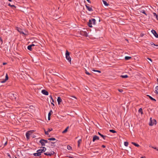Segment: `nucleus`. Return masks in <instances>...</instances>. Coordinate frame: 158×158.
I'll list each match as a JSON object with an SVG mask.
<instances>
[{"label":"nucleus","mask_w":158,"mask_h":158,"mask_svg":"<svg viewBox=\"0 0 158 158\" xmlns=\"http://www.w3.org/2000/svg\"><path fill=\"white\" fill-rule=\"evenodd\" d=\"M147 96L149 98L152 100L154 101H156V100L154 98H152V97L151 96L148 95Z\"/></svg>","instance_id":"19"},{"label":"nucleus","mask_w":158,"mask_h":158,"mask_svg":"<svg viewBox=\"0 0 158 158\" xmlns=\"http://www.w3.org/2000/svg\"><path fill=\"white\" fill-rule=\"evenodd\" d=\"M147 59L149 60H150L152 62V60L151 59V58H147Z\"/></svg>","instance_id":"48"},{"label":"nucleus","mask_w":158,"mask_h":158,"mask_svg":"<svg viewBox=\"0 0 158 158\" xmlns=\"http://www.w3.org/2000/svg\"><path fill=\"white\" fill-rule=\"evenodd\" d=\"M15 158H17V157H15Z\"/></svg>","instance_id":"63"},{"label":"nucleus","mask_w":158,"mask_h":158,"mask_svg":"<svg viewBox=\"0 0 158 158\" xmlns=\"http://www.w3.org/2000/svg\"><path fill=\"white\" fill-rule=\"evenodd\" d=\"M8 6H9L12 7H15V6L14 5H11L10 3H9L8 4Z\"/></svg>","instance_id":"38"},{"label":"nucleus","mask_w":158,"mask_h":158,"mask_svg":"<svg viewBox=\"0 0 158 158\" xmlns=\"http://www.w3.org/2000/svg\"><path fill=\"white\" fill-rule=\"evenodd\" d=\"M45 131V133L46 135H48L49 134V132L48 131H46L45 130H44Z\"/></svg>","instance_id":"42"},{"label":"nucleus","mask_w":158,"mask_h":158,"mask_svg":"<svg viewBox=\"0 0 158 158\" xmlns=\"http://www.w3.org/2000/svg\"><path fill=\"white\" fill-rule=\"evenodd\" d=\"M102 148H105L106 147V146L104 145H102Z\"/></svg>","instance_id":"53"},{"label":"nucleus","mask_w":158,"mask_h":158,"mask_svg":"<svg viewBox=\"0 0 158 158\" xmlns=\"http://www.w3.org/2000/svg\"><path fill=\"white\" fill-rule=\"evenodd\" d=\"M52 130H53V129H52V128H48V132H50V131H52Z\"/></svg>","instance_id":"40"},{"label":"nucleus","mask_w":158,"mask_h":158,"mask_svg":"<svg viewBox=\"0 0 158 158\" xmlns=\"http://www.w3.org/2000/svg\"><path fill=\"white\" fill-rule=\"evenodd\" d=\"M69 128V127H68L63 131L62 132L63 133H64L67 132L68 131V129Z\"/></svg>","instance_id":"28"},{"label":"nucleus","mask_w":158,"mask_h":158,"mask_svg":"<svg viewBox=\"0 0 158 158\" xmlns=\"http://www.w3.org/2000/svg\"><path fill=\"white\" fill-rule=\"evenodd\" d=\"M124 145L125 146L127 147L128 145V143L127 142H124Z\"/></svg>","instance_id":"31"},{"label":"nucleus","mask_w":158,"mask_h":158,"mask_svg":"<svg viewBox=\"0 0 158 158\" xmlns=\"http://www.w3.org/2000/svg\"><path fill=\"white\" fill-rule=\"evenodd\" d=\"M41 148L42 149V150L43 152H45L46 150V148L45 147H42Z\"/></svg>","instance_id":"25"},{"label":"nucleus","mask_w":158,"mask_h":158,"mask_svg":"<svg viewBox=\"0 0 158 158\" xmlns=\"http://www.w3.org/2000/svg\"><path fill=\"white\" fill-rule=\"evenodd\" d=\"M33 155L35 156H39L41 155V154L39 153V152H37L36 153H33Z\"/></svg>","instance_id":"16"},{"label":"nucleus","mask_w":158,"mask_h":158,"mask_svg":"<svg viewBox=\"0 0 158 158\" xmlns=\"http://www.w3.org/2000/svg\"><path fill=\"white\" fill-rule=\"evenodd\" d=\"M66 58L67 60L69 61V62L71 64V59L70 56V53L67 50H66L65 53Z\"/></svg>","instance_id":"2"},{"label":"nucleus","mask_w":158,"mask_h":158,"mask_svg":"<svg viewBox=\"0 0 158 158\" xmlns=\"http://www.w3.org/2000/svg\"><path fill=\"white\" fill-rule=\"evenodd\" d=\"M157 49H158V48H157Z\"/></svg>","instance_id":"64"},{"label":"nucleus","mask_w":158,"mask_h":158,"mask_svg":"<svg viewBox=\"0 0 158 158\" xmlns=\"http://www.w3.org/2000/svg\"><path fill=\"white\" fill-rule=\"evenodd\" d=\"M8 79V75L7 74H6V77H5V80L6 81Z\"/></svg>","instance_id":"33"},{"label":"nucleus","mask_w":158,"mask_h":158,"mask_svg":"<svg viewBox=\"0 0 158 158\" xmlns=\"http://www.w3.org/2000/svg\"><path fill=\"white\" fill-rule=\"evenodd\" d=\"M153 14L154 15V16H156V19L158 20V15L156 14L155 13H153Z\"/></svg>","instance_id":"29"},{"label":"nucleus","mask_w":158,"mask_h":158,"mask_svg":"<svg viewBox=\"0 0 158 158\" xmlns=\"http://www.w3.org/2000/svg\"><path fill=\"white\" fill-rule=\"evenodd\" d=\"M33 131H29L27 132L26 134V137L27 139V140H28L29 139L30 136L32 133Z\"/></svg>","instance_id":"4"},{"label":"nucleus","mask_w":158,"mask_h":158,"mask_svg":"<svg viewBox=\"0 0 158 158\" xmlns=\"http://www.w3.org/2000/svg\"><path fill=\"white\" fill-rule=\"evenodd\" d=\"M7 155L9 157L11 158V156L9 153H7Z\"/></svg>","instance_id":"50"},{"label":"nucleus","mask_w":158,"mask_h":158,"mask_svg":"<svg viewBox=\"0 0 158 158\" xmlns=\"http://www.w3.org/2000/svg\"><path fill=\"white\" fill-rule=\"evenodd\" d=\"M67 149L69 150H71L72 149V147L70 145H68L67 146Z\"/></svg>","instance_id":"34"},{"label":"nucleus","mask_w":158,"mask_h":158,"mask_svg":"<svg viewBox=\"0 0 158 158\" xmlns=\"http://www.w3.org/2000/svg\"><path fill=\"white\" fill-rule=\"evenodd\" d=\"M85 6L86 8L89 11H92L93 10L91 7L89 6L88 5L86 4Z\"/></svg>","instance_id":"12"},{"label":"nucleus","mask_w":158,"mask_h":158,"mask_svg":"<svg viewBox=\"0 0 158 158\" xmlns=\"http://www.w3.org/2000/svg\"><path fill=\"white\" fill-rule=\"evenodd\" d=\"M48 140H55L56 139L54 138H51L48 139Z\"/></svg>","instance_id":"30"},{"label":"nucleus","mask_w":158,"mask_h":158,"mask_svg":"<svg viewBox=\"0 0 158 158\" xmlns=\"http://www.w3.org/2000/svg\"><path fill=\"white\" fill-rule=\"evenodd\" d=\"M95 23H96L95 19H92L89 20V22L88 23V26L89 27H92V24H93L94 25H95Z\"/></svg>","instance_id":"1"},{"label":"nucleus","mask_w":158,"mask_h":158,"mask_svg":"<svg viewBox=\"0 0 158 158\" xmlns=\"http://www.w3.org/2000/svg\"><path fill=\"white\" fill-rule=\"evenodd\" d=\"M86 1L89 3H91V2L90 0H86Z\"/></svg>","instance_id":"51"},{"label":"nucleus","mask_w":158,"mask_h":158,"mask_svg":"<svg viewBox=\"0 0 158 158\" xmlns=\"http://www.w3.org/2000/svg\"><path fill=\"white\" fill-rule=\"evenodd\" d=\"M55 143V142H51V146H53L54 145H53V144H54Z\"/></svg>","instance_id":"46"},{"label":"nucleus","mask_w":158,"mask_h":158,"mask_svg":"<svg viewBox=\"0 0 158 158\" xmlns=\"http://www.w3.org/2000/svg\"><path fill=\"white\" fill-rule=\"evenodd\" d=\"M99 137L96 136V135L94 136L93 139V142H94L96 140H99Z\"/></svg>","instance_id":"13"},{"label":"nucleus","mask_w":158,"mask_h":158,"mask_svg":"<svg viewBox=\"0 0 158 158\" xmlns=\"http://www.w3.org/2000/svg\"><path fill=\"white\" fill-rule=\"evenodd\" d=\"M100 19H99V22H100Z\"/></svg>","instance_id":"62"},{"label":"nucleus","mask_w":158,"mask_h":158,"mask_svg":"<svg viewBox=\"0 0 158 158\" xmlns=\"http://www.w3.org/2000/svg\"><path fill=\"white\" fill-rule=\"evenodd\" d=\"M0 41H1V42H2V39L1 38V37H0Z\"/></svg>","instance_id":"52"},{"label":"nucleus","mask_w":158,"mask_h":158,"mask_svg":"<svg viewBox=\"0 0 158 158\" xmlns=\"http://www.w3.org/2000/svg\"><path fill=\"white\" fill-rule=\"evenodd\" d=\"M131 57L128 56H126L125 57V59L126 60H128L131 58Z\"/></svg>","instance_id":"22"},{"label":"nucleus","mask_w":158,"mask_h":158,"mask_svg":"<svg viewBox=\"0 0 158 158\" xmlns=\"http://www.w3.org/2000/svg\"><path fill=\"white\" fill-rule=\"evenodd\" d=\"M110 131L113 133H115L116 132L115 130H110Z\"/></svg>","instance_id":"32"},{"label":"nucleus","mask_w":158,"mask_h":158,"mask_svg":"<svg viewBox=\"0 0 158 158\" xmlns=\"http://www.w3.org/2000/svg\"><path fill=\"white\" fill-rule=\"evenodd\" d=\"M69 158H73V157H71V156H69Z\"/></svg>","instance_id":"58"},{"label":"nucleus","mask_w":158,"mask_h":158,"mask_svg":"<svg viewBox=\"0 0 158 158\" xmlns=\"http://www.w3.org/2000/svg\"><path fill=\"white\" fill-rule=\"evenodd\" d=\"M152 148H153L154 149H156V150L158 151V148H157L155 147H152Z\"/></svg>","instance_id":"45"},{"label":"nucleus","mask_w":158,"mask_h":158,"mask_svg":"<svg viewBox=\"0 0 158 158\" xmlns=\"http://www.w3.org/2000/svg\"><path fill=\"white\" fill-rule=\"evenodd\" d=\"M7 142H6L4 143V146H5L7 144Z\"/></svg>","instance_id":"55"},{"label":"nucleus","mask_w":158,"mask_h":158,"mask_svg":"<svg viewBox=\"0 0 158 158\" xmlns=\"http://www.w3.org/2000/svg\"><path fill=\"white\" fill-rule=\"evenodd\" d=\"M55 154V152L54 151H52L50 153L48 152L44 153V154L47 156H51Z\"/></svg>","instance_id":"6"},{"label":"nucleus","mask_w":158,"mask_h":158,"mask_svg":"<svg viewBox=\"0 0 158 158\" xmlns=\"http://www.w3.org/2000/svg\"><path fill=\"white\" fill-rule=\"evenodd\" d=\"M57 101L58 102V104L59 105H61V103H62V100L61 99V98L60 97H58L57 99Z\"/></svg>","instance_id":"9"},{"label":"nucleus","mask_w":158,"mask_h":158,"mask_svg":"<svg viewBox=\"0 0 158 158\" xmlns=\"http://www.w3.org/2000/svg\"><path fill=\"white\" fill-rule=\"evenodd\" d=\"M102 2H103V4H104V5H105V6H107L109 5V4L108 3H107V2L104 0H102Z\"/></svg>","instance_id":"20"},{"label":"nucleus","mask_w":158,"mask_h":158,"mask_svg":"<svg viewBox=\"0 0 158 158\" xmlns=\"http://www.w3.org/2000/svg\"><path fill=\"white\" fill-rule=\"evenodd\" d=\"M62 103H61V105H59V106H60V108H64V105H63H63H62Z\"/></svg>","instance_id":"41"},{"label":"nucleus","mask_w":158,"mask_h":158,"mask_svg":"<svg viewBox=\"0 0 158 158\" xmlns=\"http://www.w3.org/2000/svg\"><path fill=\"white\" fill-rule=\"evenodd\" d=\"M151 32L156 38H158V34L155 30L153 29L152 30Z\"/></svg>","instance_id":"10"},{"label":"nucleus","mask_w":158,"mask_h":158,"mask_svg":"<svg viewBox=\"0 0 158 158\" xmlns=\"http://www.w3.org/2000/svg\"><path fill=\"white\" fill-rule=\"evenodd\" d=\"M156 121L155 119H152L151 118L150 119V121L149 122V125L150 126H152L153 125L156 124Z\"/></svg>","instance_id":"3"},{"label":"nucleus","mask_w":158,"mask_h":158,"mask_svg":"<svg viewBox=\"0 0 158 158\" xmlns=\"http://www.w3.org/2000/svg\"><path fill=\"white\" fill-rule=\"evenodd\" d=\"M138 112L139 114H140L141 116H142V114H143L142 109H139Z\"/></svg>","instance_id":"17"},{"label":"nucleus","mask_w":158,"mask_h":158,"mask_svg":"<svg viewBox=\"0 0 158 158\" xmlns=\"http://www.w3.org/2000/svg\"><path fill=\"white\" fill-rule=\"evenodd\" d=\"M8 1L10 2H11L12 1L11 0H8Z\"/></svg>","instance_id":"60"},{"label":"nucleus","mask_w":158,"mask_h":158,"mask_svg":"<svg viewBox=\"0 0 158 158\" xmlns=\"http://www.w3.org/2000/svg\"><path fill=\"white\" fill-rule=\"evenodd\" d=\"M85 73L89 75H91V74L88 72L86 70H85Z\"/></svg>","instance_id":"36"},{"label":"nucleus","mask_w":158,"mask_h":158,"mask_svg":"<svg viewBox=\"0 0 158 158\" xmlns=\"http://www.w3.org/2000/svg\"><path fill=\"white\" fill-rule=\"evenodd\" d=\"M82 141V140L81 139H79L78 141V147H79L80 146V144L81 143Z\"/></svg>","instance_id":"26"},{"label":"nucleus","mask_w":158,"mask_h":158,"mask_svg":"<svg viewBox=\"0 0 158 158\" xmlns=\"http://www.w3.org/2000/svg\"><path fill=\"white\" fill-rule=\"evenodd\" d=\"M98 134L101 137H102L104 139H105L107 137L106 136L103 135L101 134L99 132H98Z\"/></svg>","instance_id":"15"},{"label":"nucleus","mask_w":158,"mask_h":158,"mask_svg":"<svg viewBox=\"0 0 158 158\" xmlns=\"http://www.w3.org/2000/svg\"><path fill=\"white\" fill-rule=\"evenodd\" d=\"M120 77H121L122 78H126L128 77V75H121L120 76Z\"/></svg>","instance_id":"24"},{"label":"nucleus","mask_w":158,"mask_h":158,"mask_svg":"<svg viewBox=\"0 0 158 158\" xmlns=\"http://www.w3.org/2000/svg\"><path fill=\"white\" fill-rule=\"evenodd\" d=\"M16 94H10V97L12 98L11 99L13 100L15 99V100H16Z\"/></svg>","instance_id":"7"},{"label":"nucleus","mask_w":158,"mask_h":158,"mask_svg":"<svg viewBox=\"0 0 158 158\" xmlns=\"http://www.w3.org/2000/svg\"><path fill=\"white\" fill-rule=\"evenodd\" d=\"M36 152H39V153H40V154L43 152V151H42L41 148L37 150V151Z\"/></svg>","instance_id":"23"},{"label":"nucleus","mask_w":158,"mask_h":158,"mask_svg":"<svg viewBox=\"0 0 158 158\" xmlns=\"http://www.w3.org/2000/svg\"><path fill=\"white\" fill-rule=\"evenodd\" d=\"M6 64H7V63H3V65H6Z\"/></svg>","instance_id":"54"},{"label":"nucleus","mask_w":158,"mask_h":158,"mask_svg":"<svg viewBox=\"0 0 158 158\" xmlns=\"http://www.w3.org/2000/svg\"><path fill=\"white\" fill-rule=\"evenodd\" d=\"M51 99L52 100V102H54V100L52 98L51 96Z\"/></svg>","instance_id":"49"},{"label":"nucleus","mask_w":158,"mask_h":158,"mask_svg":"<svg viewBox=\"0 0 158 158\" xmlns=\"http://www.w3.org/2000/svg\"><path fill=\"white\" fill-rule=\"evenodd\" d=\"M6 80L5 79H4V80H3V81H1V82L2 83H5V82H6Z\"/></svg>","instance_id":"44"},{"label":"nucleus","mask_w":158,"mask_h":158,"mask_svg":"<svg viewBox=\"0 0 158 158\" xmlns=\"http://www.w3.org/2000/svg\"><path fill=\"white\" fill-rule=\"evenodd\" d=\"M73 98H76H76H76L75 96H73Z\"/></svg>","instance_id":"59"},{"label":"nucleus","mask_w":158,"mask_h":158,"mask_svg":"<svg viewBox=\"0 0 158 158\" xmlns=\"http://www.w3.org/2000/svg\"><path fill=\"white\" fill-rule=\"evenodd\" d=\"M30 45L31 46V47H33L35 46H37V45L36 44H31Z\"/></svg>","instance_id":"43"},{"label":"nucleus","mask_w":158,"mask_h":158,"mask_svg":"<svg viewBox=\"0 0 158 158\" xmlns=\"http://www.w3.org/2000/svg\"><path fill=\"white\" fill-rule=\"evenodd\" d=\"M39 142L41 143L42 146H45V143H48L47 140H46L44 139H41L40 141ZM48 143H50V142H48Z\"/></svg>","instance_id":"5"},{"label":"nucleus","mask_w":158,"mask_h":158,"mask_svg":"<svg viewBox=\"0 0 158 158\" xmlns=\"http://www.w3.org/2000/svg\"><path fill=\"white\" fill-rule=\"evenodd\" d=\"M33 43H34L37 44V42H36L35 41L33 42Z\"/></svg>","instance_id":"56"},{"label":"nucleus","mask_w":158,"mask_h":158,"mask_svg":"<svg viewBox=\"0 0 158 158\" xmlns=\"http://www.w3.org/2000/svg\"><path fill=\"white\" fill-rule=\"evenodd\" d=\"M140 12L145 15H146V14L145 13V11L144 10H142Z\"/></svg>","instance_id":"39"},{"label":"nucleus","mask_w":158,"mask_h":158,"mask_svg":"<svg viewBox=\"0 0 158 158\" xmlns=\"http://www.w3.org/2000/svg\"><path fill=\"white\" fill-rule=\"evenodd\" d=\"M150 44H151V45H154L155 46H158V44H154V43H153L152 42L150 43Z\"/></svg>","instance_id":"37"},{"label":"nucleus","mask_w":158,"mask_h":158,"mask_svg":"<svg viewBox=\"0 0 158 158\" xmlns=\"http://www.w3.org/2000/svg\"><path fill=\"white\" fill-rule=\"evenodd\" d=\"M52 114V111L51 110L49 112L48 114V120H50V116Z\"/></svg>","instance_id":"14"},{"label":"nucleus","mask_w":158,"mask_h":158,"mask_svg":"<svg viewBox=\"0 0 158 158\" xmlns=\"http://www.w3.org/2000/svg\"><path fill=\"white\" fill-rule=\"evenodd\" d=\"M92 70L93 71L97 72H98V73H100L101 72L100 71L98 70Z\"/></svg>","instance_id":"35"},{"label":"nucleus","mask_w":158,"mask_h":158,"mask_svg":"<svg viewBox=\"0 0 158 158\" xmlns=\"http://www.w3.org/2000/svg\"><path fill=\"white\" fill-rule=\"evenodd\" d=\"M143 157H141V158H143Z\"/></svg>","instance_id":"61"},{"label":"nucleus","mask_w":158,"mask_h":158,"mask_svg":"<svg viewBox=\"0 0 158 158\" xmlns=\"http://www.w3.org/2000/svg\"><path fill=\"white\" fill-rule=\"evenodd\" d=\"M51 104H52V105H53V106H54V104L53 103V102H52V103H51Z\"/></svg>","instance_id":"57"},{"label":"nucleus","mask_w":158,"mask_h":158,"mask_svg":"<svg viewBox=\"0 0 158 158\" xmlns=\"http://www.w3.org/2000/svg\"><path fill=\"white\" fill-rule=\"evenodd\" d=\"M155 92L158 94V86L156 87L155 88Z\"/></svg>","instance_id":"27"},{"label":"nucleus","mask_w":158,"mask_h":158,"mask_svg":"<svg viewBox=\"0 0 158 158\" xmlns=\"http://www.w3.org/2000/svg\"><path fill=\"white\" fill-rule=\"evenodd\" d=\"M118 91L120 92H122L123 90L122 89H119Z\"/></svg>","instance_id":"47"},{"label":"nucleus","mask_w":158,"mask_h":158,"mask_svg":"<svg viewBox=\"0 0 158 158\" xmlns=\"http://www.w3.org/2000/svg\"><path fill=\"white\" fill-rule=\"evenodd\" d=\"M16 30L20 33V34H22L24 35H26L24 32H23L22 29L21 28L17 27H16Z\"/></svg>","instance_id":"8"},{"label":"nucleus","mask_w":158,"mask_h":158,"mask_svg":"<svg viewBox=\"0 0 158 158\" xmlns=\"http://www.w3.org/2000/svg\"><path fill=\"white\" fill-rule=\"evenodd\" d=\"M41 92L43 94L45 95H48V92L45 89L42 90Z\"/></svg>","instance_id":"11"},{"label":"nucleus","mask_w":158,"mask_h":158,"mask_svg":"<svg viewBox=\"0 0 158 158\" xmlns=\"http://www.w3.org/2000/svg\"><path fill=\"white\" fill-rule=\"evenodd\" d=\"M131 143L134 145H135V146L136 147H139V144H138L137 143H134V142H132Z\"/></svg>","instance_id":"21"},{"label":"nucleus","mask_w":158,"mask_h":158,"mask_svg":"<svg viewBox=\"0 0 158 158\" xmlns=\"http://www.w3.org/2000/svg\"><path fill=\"white\" fill-rule=\"evenodd\" d=\"M32 47H31V46L30 45L27 46V48L28 50L30 51H31L32 49Z\"/></svg>","instance_id":"18"}]
</instances>
